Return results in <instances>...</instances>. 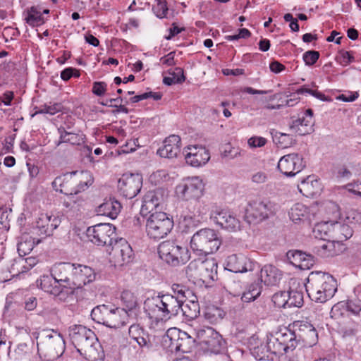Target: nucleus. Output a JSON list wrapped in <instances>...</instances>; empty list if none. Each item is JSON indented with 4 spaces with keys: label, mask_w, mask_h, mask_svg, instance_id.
Segmentation results:
<instances>
[{
    "label": "nucleus",
    "mask_w": 361,
    "mask_h": 361,
    "mask_svg": "<svg viewBox=\"0 0 361 361\" xmlns=\"http://www.w3.org/2000/svg\"><path fill=\"white\" fill-rule=\"evenodd\" d=\"M70 339L77 350L82 353L92 348L96 341L94 333L82 325H73L68 328Z\"/></svg>",
    "instance_id": "9"
},
{
    "label": "nucleus",
    "mask_w": 361,
    "mask_h": 361,
    "mask_svg": "<svg viewBox=\"0 0 361 361\" xmlns=\"http://www.w3.org/2000/svg\"><path fill=\"white\" fill-rule=\"evenodd\" d=\"M273 140L279 147L286 148L292 144L293 139L288 134L276 132Z\"/></svg>",
    "instance_id": "51"
},
{
    "label": "nucleus",
    "mask_w": 361,
    "mask_h": 361,
    "mask_svg": "<svg viewBox=\"0 0 361 361\" xmlns=\"http://www.w3.org/2000/svg\"><path fill=\"white\" fill-rule=\"evenodd\" d=\"M142 185V176L137 174H123L118 181V190L126 199H132L140 191Z\"/></svg>",
    "instance_id": "12"
},
{
    "label": "nucleus",
    "mask_w": 361,
    "mask_h": 361,
    "mask_svg": "<svg viewBox=\"0 0 361 361\" xmlns=\"http://www.w3.org/2000/svg\"><path fill=\"white\" fill-rule=\"evenodd\" d=\"M153 11L158 18H163L166 17L168 11L166 0H157V4L153 6Z\"/></svg>",
    "instance_id": "58"
},
{
    "label": "nucleus",
    "mask_w": 361,
    "mask_h": 361,
    "mask_svg": "<svg viewBox=\"0 0 361 361\" xmlns=\"http://www.w3.org/2000/svg\"><path fill=\"white\" fill-rule=\"evenodd\" d=\"M287 258L290 262L296 265L298 264L302 269H310L314 263V257L311 255L306 254L300 250H289L287 254Z\"/></svg>",
    "instance_id": "32"
},
{
    "label": "nucleus",
    "mask_w": 361,
    "mask_h": 361,
    "mask_svg": "<svg viewBox=\"0 0 361 361\" xmlns=\"http://www.w3.org/2000/svg\"><path fill=\"white\" fill-rule=\"evenodd\" d=\"M353 228L348 224L341 222H333L331 238L336 242L338 247H341V243L352 237Z\"/></svg>",
    "instance_id": "26"
},
{
    "label": "nucleus",
    "mask_w": 361,
    "mask_h": 361,
    "mask_svg": "<svg viewBox=\"0 0 361 361\" xmlns=\"http://www.w3.org/2000/svg\"><path fill=\"white\" fill-rule=\"evenodd\" d=\"M38 350L44 351L52 355H61L65 350V341L60 333L51 331H44L37 342Z\"/></svg>",
    "instance_id": "8"
},
{
    "label": "nucleus",
    "mask_w": 361,
    "mask_h": 361,
    "mask_svg": "<svg viewBox=\"0 0 361 361\" xmlns=\"http://www.w3.org/2000/svg\"><path fill=\"white\" fill-rule=\"evenodd\" d=\"M156 302H160V293L156 297L148 298L145 300L144 302L145 310L150 319H154L157 322H166L163 307Z\"/></svg>",
    "instance_id": "27"
},
{
    "label": "nucleus",
    "mask_w": 361,
    "mask_h": 361,
    "mask_svg": "<svg viewBox=\"0 0 361 361\" xmlns=\"http://www.w3.org/2000/svg\"><path fill=\"white\" fill-rule=\"evenodd\" d=\"M247 142L249 146L251 147H261L266 145L267 139L263 137L254 136L250 137Z\"/></svg>",
    "instance_id": "62"
},
{
    "label": "nucleus",
    "mask_w": 361,
    "mask_h": 361,
    "mask_svg": "<svg viewBox=\"0 0 361 361\" xmlns=\"http://www.w3.org/2000/svg\"><path fill=\"white\" fill-rule=\"evenodd\" d=\"M61 223V218L57 214H41L36 221V229L39 234L50 236Z\"/></svg>",
    "instance_id": "18"
},
{
    "label": "nucleus",
    "mask_w": 361,
    "mask_h": 361,
    "mask_svg": "<svg viewBox=\"0 0 361 361\" xmlns=\"http://www.w3.org/2000/svg\"><path fill=\"white\" fill-rule=\"evenodd\" d=\"M345 307V302H338L334 305L331 310V317L332 318L338 319L343 315L342 309Z\"/></svg>",
    "instance_id": "63"
},
{
    "label": "nucleus",
    "mask_w": 361,
    "mask_h": 361,
    "mask_svg": "<svg viewBox=\"0 0 361 361\" xmlns=\"http://www.w3.org/2000/svg\"><path fill=\"white\" fill-rule=\"evenodd\" d=\"M319 56V51L309 50L303 54L302 59L306 66H312L318 61Z\"/></svg>",
    "instance_id": "57"
},
{
    "label": "nucleus",
    "mask_w": 361,
    "mask_h": 361,
    "mask_svg": "<svg viewBox=\"0 0 361 361\" xmlns=\"http://www.w3.org/2000/svg\"><path fill=\"white\" fill-rule=\"evenodd\" d=\"M58 131L60 134V137L56 143V146H59L62 143H70L75 145H80V143L83 142V137L80 134L67 132L63 128H59Z\"/></svg>",
    "instance_id": "40"
},
{
    "label": "nucleus",
    "mask_w": 361,
    "mask_h": 361,
    "mask_svg": "<svg viewBox=\"0 0 361 361\" xmlns=\"http://www.w3.org/2000/svg\"><path fill=\"white\" fill-rule=\"evenodd\" d=\"M62 105L60 103H54L50 104H44L38 108L36 114H49L54 115L61 111Z\"/></svg>",
    "instance_id": "54"
},
{
    "label": "nucleus",
    "mask_w": 361,
    "mask_h": 361,
    "mask_svg": "<svg viewBox=\"0 0 361 361\" xmlns=\"http://www.w3.org/2000/svg\"><path fill=\"white\" fill-rule=\"evenodd\" d=\"M176 73L179 74V78H174L172 76L170 77H164L163 79V82L166 85L170 86L173 84H181L185 80V77L184 75L183 69L182 68L176 67Z\"/></svg>",
    "instance_id": "56"
},
{
    "label": "nucleus",
    "mask_w": 361,
    "mask_h": 361,
    "mask_svg": "<svg viewBox=\"0 0 361 361\" xmlns=\"http://www.w3.org/2000/svg\"><path fill=\"white\" fill-rule=\"evenodd\" d=\"M195 338L187 332L178 329H169L164 338L168 348L171 352H182L183 353L191 351L195 344Z\"/></svg>",
    "instance_id": "6"
},
{
    "label": "nucleus",
    "mask_w": 361,
    "mask_h": 361,
    "mask_svg": "<svg viewBox=\"0 0 361 361\" xmlns=\"http://www.w3.org/2000/svg\"><path fill=\"white\" fill-rule=\"evenodd\" d=\"M88 239L99 246H111L116 238V228L111 224H98L86 231Z\"/></svg>",
    "instance_id": "7"
},
{
    "label": "nucleus",
    "mask_w": 361,
    "mask_h": 361,
    "mask_svg": "<svg viewBox=\"0 0 361 361\" xmlns=\"http://www.w3.org/2000/svg\"><path fill=\"white\" fill-rule=\"evenodd\" d=\"M305 289L312 301L324 303L335 295L337 282L329 274L321 271L311 272L308 276Z\"/></svg>",
    "instance_id": "1"
},
{
    "label": "nucleus",
    "mask_w": 361,
    "mask_h": 361,
    "mask_svg": "<svg viewBox=\"0 0 361 361\" xmlns=\"http://www.w3.org/2000/svg\"><path fill=\"white\" fill-rule=\"evenodd\" d=\"M128 313L124 308H113L111 306L106 326L118 329L125 326L128 321Z\"/></svg>",
    "instance_id": "29"
},
{
    "label": "nucleus",
    "mask_w": 361,
    "mask_h": 361,
    "mask_svg": "<svg viewBox=\"0 0 361 361\" xmlns=\"http://www.w3.org/2000/svg\"><path fill=\"white\" fill-rule=\"evenodd\" d=\"M180 137L176 135H171L164 140V145L158 149L157 154L161 157L173 159L180 153Z\"/></svg>",
    "instance_id": "23"
},
{
    "label": "nucleus",
    "mask_w": 361,
    "mask_h": 361,
    "mask_svg": "<svg viewBox=\"0 0 361 361\" xmlns=\"http://www.w3.org/2000/svg\"><path fill=\"white\" fill-rule=\"evenodd\" d=\"M156 303L162 306L166 321L178 315L181 307L177 299H175L171 294H160V302H156Z\"/></svg>",
    "instance_id": "24"
},
{
    "label": "nucleus",
    "mask_w": 361,
    "mask_h": 361,
    "mask_svg": "<svg viewBox=\"0 0 361 361\" xmlns=\"http://www.w3.org/2000/svg\"><path fill=\"white\" fill-rule=\"evenodd\" d=\"M276 205L269 200H255L249 202L246 218L256 223L269 219L276 213Z\"/></svg>",
    "instance_id": "10"
},
{
    "label": "nucleus",
    "mask_w": 361,
    "mask_h": 361,
    "mask_svg": "<svg viewBox=\"0 0 361 361\" xmlns=\"http://www.w3.org/2000/svg\"><path fill=\"white\" fill-rule=\"evenodd\" d=\"M345 306L347 311L352 314L358 317H361V300L357 299L348 300L345 302Z\"/></svg>",
    "instance_id": "52"
},
{
    "label": "nucleus",
    "mask_w": 361,
    "mask_h": 361,
    "mask_svg": "<svg viewBox=\"0 0 361 361\" xmlns=\"http://www.w3.org/2000/svg\"><path fill=\"white\" fill-rule=\"evenodd\" d=\"M200 279L204 281L207 280L214 281L217 279V264L214 259L204 260Z\"/></svg>",
    "instance_id": "38"
},
{
    "label": "nucleus",
    "mask_w": 361,
    "mask_h": 361,
    "mask_svg": "<svg viewBox=\"0 0 361 361\" xmlns=\"http://www.w3.org/2000/svg\"><path fill=\"white\" fill-rule=\"evenodd\" d=\"M185 150V159L188 164L193 167H200L206 164L210 159L209 150L202 146H190Z\"/></svg>",
    "instance_id": "19"
},
{
    "label": "nucleus",
    "mask_w": 361,
    "mask_h": 361,
    "mask_svg": "<svg viewBox=\"0 0 361 361\" xmlns=\"http://www.w3.org/2000/svg\"><path fill=\"white\" fill-rule=\"evenodd\" d=\"M25 20L31 27L39 26L45 23L42 13L35 6H32L27 10Z\"/></svg>",
    "instance_id": "43"
},
{
    "label": "nucleus",
    "mask_w": 361,
    "mask_h": 361,
    "mask_svg": "<svg viewBox=\"0 0 361 361\" xmlns=\"http://www.w3.org/2000/svg\"><path fill=\"white\" fill-rule=\"evenodd\" d=\"M293 328L299 343L312 346L317 342V332L313 325L307 322L296 321L293 324Z\"/></svg>",
    "instance_id": "16"
},
{
    "label": "nucleus",
    "mask_w": 361,
    "mask_h": 361,
    "mask_svg": "<svg viewBox=\"0 0 361 361\" xmlns=\"http://www.w3.org/2000/svg\"><path fill=\"white\" fill-rule=\"evenodd\" d=\"M51 276L54 279V283H58L63 288L69 289L73 292L75 264L61 262L55 264L51 268Z\"/></svg>",
    "instance_id": "11"
},
{
    "label": "nucleus",
    "mask_w": 361,
    "mask_h": 361,
    "mask_svg": "<svg viewBox=\"0 0 361 361\" xmlns=\"http://www.w3.org/2000/svg\"><path fill=\"white\" fill-rule=\"evenodd\" d=\"M87 175V172L82 171L66 173L55 178L51 183L52 188L67 195L77 194L87 186V181L83 180Z\"/></svg>",
    "instance_id": "3"
},
{
    "label": "nucleus",
    "mask_w": 361,
    "mask_h": 361,
    "mask_svg": "<svg viewBox=\"0 0 361 361\" xmlns=\"http://www.w3.org/2000/svg\"><path fill=\"white\" fill-rule=\"evenodd\" d=\"M305 166L303 158L298 154L292 153L282 157L277 168L286 176H293L302 171Z\"/></svg>",
    "instance_id": "15"
},
{
    "label": "nucleus",
    "mask_w": 361,
    "mask_h": 361,
    "mask_svg": "<svg viewBox=\"0 0 361 361\" xmlns=\"http://www.w3.org/2000/svg\"><path fill=\"white\" fill-rule=\"evenodd\" d=\"M204 260L200 259L191 261L186 268V274L195 279L200 278V274L202 271Z\"/></svg>",
    "instance_id": "49"
},
{
    "label": "nucleus",
    "mask_w": 361,
    "mask_h": 361,
    "mask_svg": "<svg viewBox=\"0 0 361 361\" xmlns=\"http://www.w3.org/2000/svg\"><path fill=\"white\" fill-rule=\"evenodd\" d=\"M204 184L199 177H192L176 187V192L185 200H198L203 195Z\"/></svg>",
    "instance_id": "13"
},
{
    "label": "nucleus",
    "mask_w": 361,
    "mask_h": 361,
    "mask_svg": "<svg viewBox=\"0 0 361 361\" xmlns=\"http://www.w3.org/2000/svg\"><path fill=\"white\" fill-rule=\"evenodd\" d=\"M290 219L295 224L307 221L310 223L312 221L309 209L301 203L295 204L289 212Z\"/></svg>",
    "instance_id": "36"
},
{
    "label": "nucleus",
    "mask_w": 361,
    "mask_h": 361,
    "mask_svg": "<svg viewBox=\"0 0 361 361\" xmlns=\"http://www.w3.org/2000/svg\"><path fill=\"white\" fill-rule=\"evenodd\" d=\"M272 301L278 307H288V293L286 291L276 293L272 296Z\"/></svg>",
    "instance_id": "53"
},
{
    "label": "nucleus",
    "mask_w": 361,
    "mask_h": 361,
    "mask_svg": "<svg viewBox=\"0 0 361 361\" xmlns=\"http://www.w3.org/2000/svg\"><path fill=\"white\" fill-rule=\"evenodd\" d=\"M111 306L108 305H100L92 309L91 317L95 322L105 325L109 314Z\"/></svg>",
    "instance_id": "41"
},
{
    "label": "nucleus",
    "mask_w": 361,
    "mask_h": 361,
    "mask_svg": "<svg viewBox=\"0 0 361 361\" xmlns=\"http://www.w3.org/2000/svg\"><path fill=\"white\" fill-rule=\"evenodd\" d=\"M200 343L207 347V350L218 354L226 348V341L217 331L212 328H207L199 331Z\"/></svg>",
    "instance_id": "14"
},
{
    "label": "nucleus",
    "mask_w": 361,
    "mask_h": 361,
    "mask_svg": "<svg viewBox=\"0 0 361 361\" xmlns=\"http://www.w3.org/2000/svg\"><path fill=\"white\" fill-rule=\"evenodd\" d=\"M293 116L291 117L292 121L289 123V128L291 132L303 136L314 131V121L311 118H306L304 116H299L295 119H293Z\"/></svg>",
    "instance_id": "28"
},
{
    "label": "nucleus",
    "mask_w": 361,
    "mask_h": 361,
    "mask_svg": "<svg viewBox=\"0 0 361 361\" xmlns=\"http://www.w3.org/2000/svg\"><path fill=\"white\" fill-rule=\"evenodd\" d=\"M298 187L300 192L306 197H314L320 190V184L314 176H308L306 179H303Z\"/></svg>",
    "instance_id": "35"
},
{
    "label": "nucleus",
    "mask_w": 361,
    "mask_h": 361,
    "mask_svg": "<svg viewBox=\"0 0 361 361\" xmlns=\"http://www.w3.org/2000/svg\"><path fill=\"white\" fill-rule=\"evenodd\" d=\"M211 219L222 228L235 231L240 226L239 221L226 209H217L211 213Z\"/></svg>",
    "instance_id": "20"
},
{
    "label": "nucleus",
    "mask_w": 361,
    "mask_h": 361,
    "mask_svg": "<svg viewBox=\"0 0 361 361\" xmlns=\"http://www.w3.org/2000/svg\"><path fill=\"white\" fill-rule=\"evenodd\" d=\"M261 281L267 286H276L277 285L281 278V271L276 267L267 264L263 267L261 269Z\"/></svg>",
    "instance_id": "33"
},
{
    "label": "nucleus",
    "mask_w": 361,
    "mask_h": 361,
    "mask_svg": "<svg viewBox=\"0 0 361 361\" xmlns=\"http://www.w3.org/2000/svg\"><path fill=\"white\" fill-rule=\"evenodd\" d=\"M202 218L190 214H182L179 220V227L184 233H189L197 228L201 223Z\"/></svg>",
    "instance_id": "39"
},
{
    "label": "nucleus",
    "mask_w": 361,
    "mask_h": 361,
    "mask_svg": "<svg viewBox=\"0 0 361 361\" xmlns=\"http://www.w3.org/2000/svg\"><path fill=\"white\" fill-rule=\"evenodd\" d=\"M171 290L173 293V297L177 299L181 307L191 295V290L182 284L173 283Z\"/></svg>",
    "instance_id": "45"
},
{
    "label": "nucleus",
    "mask_w": 361,
    "mask_h": 361,
    "mask_svg": "<svg viewBox=\"0 0 361 361\" xmlns=\"http://www.w3.org/2000/svg\"><path fill=\"white\" fill-rule=\"evenodd\" d=\"M96 279V273L88 266L75 264L73 290L82 288L84 286L93 282Z\"/></svg>",
    "instance_id": "21"
},
{
    "label": "nucleus",
    "mask_w": 361,
    "mask_h": 361,
    "mask_svg": "<svg viewBox=\"0 0 361 361\" xmlns=\"http://www.w3.org/2000/svg\"><path fill=\"white\" fill-rule=\"evenodd\" d=\"M159 257L168 264L177 267L185 264L190 259L186 247L176 245L173 242L164 241L158 247Z\"/></svg>",
    "instance_id": "5"
},
{
    "label": "nucleus",
    "mask_w": 361,
    "mask_h": 361,
    "mask_svg": "<svg viewBox=\"0 0 361 361\" xmlns=\"http://www.w3.org/2000/svg\"><path fill=\"white\" fill-rule=\"evenodd\" d=\"M121 299L127 312L135 309L138 305L136 296L130 290H123Z\"/></svg>",
    "instance_id": "48"
},
{
    "label": "nucleus",
    "mask_w": 361,
    "mask_h": 361,
    "mask_svg": "<svg viewBox=\"0 0 361 361\" xmlns=\"http://www.w3.org/2000/svg\"><path fill=\"white\" fill-rule=\"evenodd\" d=\"M173 221L166 213L155 212L147 219L146 231L150 238L160 240L171 231Z\"/></svg>",
    "instance_id": "4"
},
{
    "label": "nucleus",
    "mask_w": 361,
    "mask_h": 361,
    "mask_svg": "<svg viewBox=\"0 0 361 361\" xmlns=\"http://www.w3.org/2000/svg\"><path fill=\"white\" fill-rule=\"evenodd\" d=\"M111 251L116 262L121 264L128 263L133 255V250L124 238L115 240L111 245Z\"/></svg>",
    "instance_id": "22"
},
{
    "label": "nucleus",
    "mask_w": 361,
    "mask_h": 361,
    "mask_svg": "<svg viewBox=\"0 0 361 361\" xmlns=\"http://www.w3.org/2000/svg\"><path fill=\"white\" fill-rule=\"evenodd\" d=\"M180 309L188 320L195 319L200 315V308L198 302L189 300L185 305L183 304Z\"/></svg>",
    "instance_id": "46"
},
{
    "label": "nucleus",
    "mask_w": 361,
    "mask_h": 361,
    "mask_svg": "<svg viewBox=\"0 0 361 361\" xmlns=\"http://www.w3.org/2000/svg\"><path fill=\"white\" fill-rule=\"evenodd\" d=\"M130 337L133 340H135L141 336L145 335V330L139 324H133L128 329Z\"/></svg>",
    "instance_id": "60"
},
{
    "label": "nucleus",
    "mask_w": 361,
    "mask_h": 361,
    "mask_svg": "<svg viewBox=\"0 0 361 361\" xmlns=\"http://www.w3.org/2000/svg\"><path fill=\"white\" fill-rule=\"evenodd\" d=\"M262 286L259 283H252L247 290L241 295L243 302H250L255 300L261 294Z\"/></svg>",
    "instance_id": "47"
},
{
    "label": "nucleus",
    "mask_w": 361,
    "mask_h": 361,
    "mask_svg": "<svg viewBox=\"0 0 361 361\" xmlns=\"http://www.w3.org/2000/svg\"><path fill=\"white\" fill-rule=\"evenodd\" d=\"M288 293V307H300L303 305V293L302 291L290 290Z\"/></svg>",
    "instance_id": "50"
},
{
    "label": "nucleus",
    "mask_w": 361,
    "mask_h": 361,
    "mask_svg": "<svg viewBox=\"0 0 361 361\" xmlns=\"http://www.w3.org/2000/svg\"><path fill=\"white\" fill-rule=\"evenodd\" d=\"M33 249V245L31 242H20L18 244V252L20 256H25L30 253Z\"/></svg>",
    "instance_id": "61"
},
{
    "label": "nucleus",
    "mask_w": 361,
    "mask_h": 361,
    "mask_svg": "<svg viewBox=\"0 0 361 361\" xmlns=\"http://www.w3.org/2000/svg\"><path fill=\"white\" fill-rule=\"evenodd\" d=\"M262 348L263 350L267 349V352H270L271 353L280 355L284 353H287L284 347L279 341V339H277V334L274 336H271L269 338L266 343V345H262Z\"/></svg>",
    "instance_id": "44"
},
{
    "label": "nucleus",
    "mask_w": 361,
    "mask_h": 361,
    "mask_svg": "<svg viewBox=\"0 0 361 361\" xmlns=\"http://www.w3.org/2000/svg\"><path fill=\"white\" fill-rule=\"evenodd\" d=\"M122 208L121 204L115 198H109L101 204L97 209L98 215L105 216L114 219Z\"/></svg>",
    "instance_id": "31"
},
{
    "label": "nucleus",
    "mask_w": 361,
    "mask_h": 361,
    "mask_svg": "<svg viewBox=\"0 0 361 361\" xmlns=\"http://www.w3.org/2000/svg\"><path fill=\"white\" fill-rule=\"evenodd\" d=\"M160 198L155 191H149L144 197L143 204L141 208V214L145 216L148 213H154L153 210L160 204Z\"/></svg>",
    "instance_id": "37"
},
{
    "label": "nucleus",
    "mask_w": 361,
    "mask_h": 361,
    "mask_svg": "<svg viewBox=\"0 0 361 361\" xmlns=\"http://www.w3.org/2000/svg\"><path fill=\"white\" fill-rule=\"evenodd\" d=\"M221 245L217 231L202 228L195 233L190 240L191 249L199 255H207L216 252Z\"/></svg>",
    "instance_id": "2"
},
{
    "label": "nucleus",
    "mask_w": 361,
    "mask_h": 361,
    "mask_svg": "<svg viewBox=\"0 0 361 361\" xmlns=\"http://www.w3.org/2000/svg\"><path fill=\"white\" fill-rule=\"evenodd\" d=\"M276 334L277 339H279L287 353L290 351H293L299 344L294 329L290 330L285 327L276 332Z\"/></svg>",
    "instance_id": "30"
},
{
    "label": "nucleus",
    "mask_w": 361,
    "mask_h": 361,
    "mask_svg": "<svg viewBox=\"0 0 361 361\" xmlns=\"http://www.w3.org/2000/svg\"><path fill=\"white\" fill-rule=\"evenodd\" d=\"M190 202L187 205L188 213L191 216H197V217L202 218L201 216L204 213L202 210V204L198 200H190Z\"/></svg>",
    "instance_id": "55"
},
{
    "label": "nucleus",
    "mask_w": 361,
    "mask_h": 361,
    "mask_svg": "<svg viewBox=\"0 0 361 361\" xmlns=\"http://www.w3.org/2000/svg\"><path fill=\"white\" fill-rule=\"evenodd\" d=\"M107 90V84L105 82L95 81L92 83V92L98 97L105 94Z\"/></svg>",
    "instance_id": "59"
},
{
    "label": "nucleus",
    "mask_w": 361,
    "mask_h": 361,
    "mask_svg": "<svg viewBox=\"0 0 361 361\" xmlns=\"http://www.w3.org/2000/svg\"><path fill=\"white\" fill-rule=\"evenodd\" d=\"M37 285L44 292L54 296L59 295L62 293L61 287L58 283H54V279L51 274L42 276L37 281Z\"/></svg>",
    "instance_id": "34"
},
{
    "label": "nucleus",
    "mask_w": 361,
    "mask_h": 361,
    "mask_svg": "<svg viewBox=\"0 0 361 361\" xmlns=\"http://www.w3.org/2000/svg\"><path fill=\"white\" fill-rule=\"evenodd\" d=\"M262 344H261L259 346L255 347L252 351V353L255 357V358L259 360H263L265 357H268V356L266 355V353H267V349L263 350V348H262Z\"/></svg>",
    "instance_id": "64"
},
{
    "label": "nucleus",
    "mask_w": 361,
    "mask_h": 361,
    "mask_svg": "<svg viewBox=\"0 0 361 361\" xmlns=\"http://www.w3.org/2000/svg\"><path fill=\"white\" fill-rule=\"evenodd\" d=\"M255 268V263L243 254H233L228 256L225 262V269L233 273L251 271Z\"/></svg>",
    "instance_id": "17"
},
{
    "label": "nucleus",
    "mask_w": 361,
    "mask_h": 361,
    "mask_svg": "<svg viewBox=\"0 0 361 361\" xmlns=\"http://www.w3.org/2000/svg\"><path fill=\"white\" fill-rule=\"evenodd\" d=\"M332 222L317 223L313 228V235L315 238L326 240L331 239Z\"/></svg>",
    "instance_id": "42"
},
{
    "label": "nucleus",
    "mask_w": 361,
    "mask_h": 361,
    "mask_svg": "<svg viewBox=\"0 0 361 361\" xmlns=\"http://www.w3.org/2000/svg\"><path fill=\"white\" fill-rule=\"evenodd\" d=\"M313 251L321 257H330L338 255L341 252V247L337 246L336 242L331 238L326 240H319L313 247Z\"/></svg>",
    "instance_id": "25"
}]
</instances>
